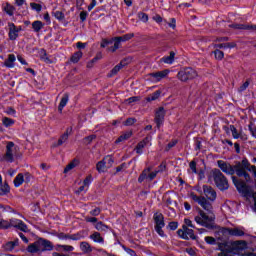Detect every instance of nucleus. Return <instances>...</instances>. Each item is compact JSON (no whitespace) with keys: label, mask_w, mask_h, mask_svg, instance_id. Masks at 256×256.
Here are the masks:
<instances>
[{"label":"nucleus","mask_w":256,"mask_h":256,"mask_svg":"<svg viewBox=\"0 0 256 256\" xmlns=\"http://www.w3.org/2000/svg\"><path fill=\"white\" fill-rule=\"evenodd\" d=\"M237 176L243 177L244 181L232 176V181L239 193L245 197H251L254 200V209L256 211V166L249 163L247 158L241 162H236Z\"/></svg>","instance_id":"1"},{"label":"nucleus","mask_w":256,"mask_h":256,"mask_svg":"<svg viewBox=\"0 0 256 256\" xmlns=\"http://www.w3.org/2000/svg\"><path fill=\"white\" fill-rule=\"evenodd\" d=\"M194 221L201 227L206 229H213L215 223V215L213 213H205L203 210H199L198 214L194 217Z\"/></svg>","instance_id":"2"},{"label":"nucleus","mask_w":256,"mask_h":256,"mask_svg":"<svg viewBox=\"0 0 256 256\" xmlns=\"http://www.w3.org/2000/svg\"><path fill=\"white\" fill-rule=\"evenodd\" d=\"M20 155L21 150L19 149V146L15 145L14 142H7L6 150L3 155V161L6 163H14L15 159H18Z\"/></svg>","instance_id":"3"},{"label":"nucleus","mask_w":256,"mask_h":256,"mask_svg":"<svg viewBox=\"0 0 256 256\" xmlns=\"http://www.w3.org/2000/svg\"><path fill=\"white\" fill-rule=\"evenodd\" d=\"M210 175L213 178L216 187H218L220 191H227V189H229V181L227 180V177L223 175V172H221V170L217 168L213 169L210 172Z\"/></svg>","instance_id":"4"},{"label":"nucleus","mask_w":256,"mask_h":256,"mask_svg":"<svg viewBox=\"0 0 256 256\" xmlns=\"http://www.w3.org/2000/svg\"><path fill=\"white\" fill-rule=\"evenodd\" d=\"M247 249V242L245 241H236L232 244V247L229 249H221L220 253L217 256H235L240 255L241 251Z\"/></svg>","instance_id":"5"},{"label":"nucleus","mask_w":256,"mask_h":256,"mask_svg":"<svg viewBox=\"0 0 256 256\" xmlns=\"http://www.w3.org/2000/svg\"><path fill=\"white\" fill-rule=\"evenodd\" d=\"M160 171H165L164 164H161L159 166V169L155 170L153 172H151V168H147V169L143 170V172L139 176L138 182L143 183L145 181V179H149V181H153V179H155V177H157V174L160 173Z\"/></svg>","instance_id":"6"},{"label":"nucleus","mask_w":256,"mask_h":256,"mask_svg":"<svg viewBox=\"0 0 256 256\" xmlns=\"http://www.w3.org/2000/svg\"><path fill=\"white\" fill-rule=\"evenodd\" d=\"M179 81L187 82L195 79L197 77V71L193 68H184L180 70L177 74Z\"/></svg>","instance_id":"7"},{"label":"nucleus","mask_w":256,"mask_h":256,"mask_svg":"<svg viewBox=\"0 0 256 256\" xmlns=\"http://www.w3.org/2000/svg\"><path fill=\"white\" fill-rule=\"evenodd\" d=\"M155 231L160 237H165L163 227H165V217L161 213L154 214Z\"/></svg>","instance_id":"8"},{"label":"nucleus","mask_w":256,"mask_h":256,"mask_svg":"<svg viewBox=\"0 0 256 256\" xmlns=\"http://www.w3.org/2000/svg\"><path fill=\"white\" fill-rule=\"evenodd\" d=\"M217 163H218L219 169H221V171L223 173H225L226 175H235V173L237 175V166H236V164L231 165L230 163L225 162L223 160H218Z\"/></svg>","instance_id":"9"},{"label":"nucleus","mask_w":256,"mask_h":256,"mask_svg":"<svg viewBox=\"0 0 256 256\" xmlns=\"http://www.w3.org/2000/svg\"><path fill=\"white\" fill-rule=\"evenodd\" d=\"M31 179H33V175H31V173H19L14 178V187H21L23 183H30Z\"/></svg>","instance_id":"10"},{"label":"nucleus","mask_w":256,"mask_h":256,"mask_svg":"<svg viewBox=\"0 0 256 256\" xmlns=\"http://www.w3.org/2000/svg\"><path fill=\"white\" fill-rule=\"evenodd\" d=\"M190 197L193 201H195L202 209H205V211H210L211 209V203L206 200L203 196H197L195 193H191Z\"/></svg>","instance_id":"11"},{"label":"nucleus","mask_w":256,"mask_h":256,"mask_svg":"<svg viewBox=\"0 0 256 256\" xmlns=\"http://www.w3.org/2000/svg\"><path fill=\"white\" fill-rule=\"evenodd\" d=\"M8 29H9L8 36L10 41H15L17 40V37H19V33H21L23 28L21 26H18V27L15 26L13 22H9Z\"/></svg>","instance_id":"12"},{"label":"nucleus","mask_w":256,"mask_h":256,"mask_svg":"<svg viewBox=\"0 0 256 256\" xmlns=\"http://www.w3.org/2000/svg\"><path fill=\"white\" fill-rule=\"evenodd\" d=\"M178 235L181 237V239H195V232L193 229H189L187 226H183L182 229H179L177 231Z\"/></svg>","instance_id":"13"},{"label":"nucleus","mask_w":256,"mask_h":256,"mask_svg":"<svg viewBox=\"0 0 256 256\" xmlns=\"http://www.w3.org/2000/svg\"><path fill=\"white\" fill-rule=\"evenodd\" d=\"M169 73H171V71L169 69H165L162 71L150 73L149 76L152 78L154 83H159V81L165 79V77H167Z\"/></svg>","instance_id":"14"},{"label":"nucleus","mask_w":256,"mask_h":256,"mask_svg":"<svg viewBox=\"0 0 256 256\" xmlns=\"http://www.w3.org/2000/svg\"><path fill=\"white\" fill-rule=\"evenodd\" d=\"M10 227H15V229H19L20 231H23L24 233H27V224L23 222L22 220H19L17 218L10 219Z\"/></svg>","instance_id":"15"},{"label":"nucleus","mask_w":256,"mask_h":256,"mask_svg":"<svg viewBox=\"0 0 256 256\" xmlns=\"http://www.w3.org/2000/svg\"><path fill=\"white\" fill-rule=\"evenodd\" d=\"M202 189L205 197H207L209 201H215L217 199V192H215L213 187L208 185H203Z\"/></svg>","instance_id":"16"},{"label":"nucleus","mask_w":256,"mask_h":256,"mask_svg":"<svg viewBox=\"0 0 256 256\" xmlns=\"http://www.w3.org/2000/svg\"><path fill=\"white\" fill-rule=\"evenodd\" d=\"M149 143H151V136H147L146 138H144L141 142H139L135 148V151L138 155H142L143 154V149H145V147H147L149 145Z\"/></svg>","instance_id":"17"},{"label":"nucleus","mask_w":256,"mask_h":256,"mask_svg":"<svg viewBox=\"0 0 256 256\" xmlns=\"http://www.w3.org/2000/svg\"><path fill=\"white\" fill-rule=\"evenodd\" d=\"M225 233H228L232 237H243L245 230L243 228H226Z\"/></svg>","instance_id":"18"},{"label":"nucleus","mask_w":256,"mask_h":256,"mask_svg":"<svg viewBox=\"0 0 256 256\" xmlns=\"http://www.w3.org/2000/svg\"><path fill=\"white\" fill-rule=\"evenodd\" d=\"M38 242L40 244V249H42L41 253H43L44 251H53V244L51 243V241L46 239H39Z\"/></svg>","instance_id":"19"},{"label":"nucleus","mask_w":256,"mask_h":256,"mask_svg":"<svg viewBox=\"0 0 256 256\" xmlns=\"http://www.w3.org/2000/svg\"><path fill=\"white\" fill-rule=\"evenodd\" d=\"M164 119H165V109L161 107L158 109L155 116V122L157 124V127H161V125H163Z\"/></svg>","instance_id":"20"},{"label":"nucleus","mask_w":256,"mask_h":256,"mask_svg":"<svg viewBox=\"0 0 256 256\" xmlns=\"http://www.w3.org/2000/svg\"><path fill=\"white\" fill-rule=\"evenodd\" d=\"M232 29H240L245 31H256V25L249 24H231Z\"/></svg>","instance_id":"21"},{"label":"nucleus","mask_w":256,"mask_h":256,"mask_svg":"<svg viewBox=\"0 0 256 256\" xmlns=\"http://www.w3.org/2000/svg\"><path fill=\"white\" fill-rule=\"evenodd\" d=\"M19 246V239H15L14 241H9L2 246V249L7 252L13 251L16 247Z\"/></svg>","instance_id":"22"},{"label":"nucleus","mask_w":256,"mask_h":256,"mask_svg":"<svg viewBox=\"0 0 256 256\" xmlns=\"http://www.w3.org/2000/svg\"><path fill=\"white\" fill-rule=\"evenodd\" d=\"M89 237L94 243H98L99 245H105V238L101 236V233L94 232Z\"/></svg>","instance_id":"23"},{"label":"nucleus","mask_w":256,"mask_h":256,"mask_svg":"<svg viewBox=\"0 0 256 256\" xmlns=\"http://www.w3.org/2000/svg\"><path fill=\"white\" fill-rule=\"evenodd\" d=\"M27 251L28 253H41V251H43V248H41L39 240H37L36 242L30 244L27 247Z\"/></svg>","instance_id":"24"},{"label":"nucleus","mask_w":256,"mask_h":256,"mask_svg":"<svg viewBox=\"0 0 256 256\" xmlns=\"http://www.w3.org/2000/svg\"><path fill=\"white\" fill-rule=\"evenodd\" d=\"M2 10L6 15H9V17H13L16 11L15 6L11 5L10 3L3 4Z\"/></svg>","instance_id":"25"},{"label":"nucleus","mask_w":256,"mask_h":256,"mask_svg":"<svg viewBox=\"0 0 256 256\" xmlns=\"http://www.w3.org/2000/svg\"><path fill=\"white\" fill-rule=\"evenodd\" d=\"M55 250L58 252L64 251V253H71L72 251H75V247L71 245L56 244Z\"/></svg>","instance_id":"26"},{"label":"nucleus","mask_w":256,"mask_h":256,"mask_svg":"<svg viewBox=\"0 0 256 256\" xmlns=\"http://www.w3.org/2000/svg\"><path fill=\"white\" fill-rule=\"evenodd\" d=\"M15 61H17L15 54H9L8 58L4 61V65L8 69H13V67H15Z\"/></svg>","instance_id":"27"},{"label":"nucleus","mask_w":256,"mask_h":256,"mask_svg":"<svg viewBox=\"0 0 256 256\" xmlns=\"http://www.w3.org/2000/svg\"><path fill=\"white\" fill-rule=\"evenodd\" d=\"M68 103H69V94L65 93L62 96L61 101L58 106L59 113H63V109H65V107H67Z\"/></svg>","instance_id":"28"},{"label":"nucleus","mask_w":256,"mask_h":256,"mask_svg":"<svg viewBox=\"0 0 256 256\" xmlns=\"http://www.w3.org/2000/svg\"><path fill=\"white\" fill-rule=\"evenodd\" d=\"M80 250L85 254L93 252V248L91 247V244L85 241L80 243Z\"/></svg>","instance_id":"29"},{"label":"nucleus","mask_w":256,"mask_h":256,"mask_svg":"<svg viewBox=\"0 0 256 256\" xmlns=\"http://www.w3.org/2000/svg\"><path fill=\"white\" fill-rule=\"evenodd\" d=\"M161 61L167 65H173L175 61V52L171 51L169 56H164Z\"/></svg>","instance_id":"30"},{"label":"nucleus","mask_w":256,"mask_h":256,"mask_svg":"<svg viewBox=\"0 0 256 256\" xmlns=\"http://www.w3.org/2000/svg\"><path fill=\"white\" fill-rule=\"evenodd\" d=\"M43 27H45V24H43V22H41L40 20L32 22V29L34 33H39V31H41Z\"/></svg>","instance_id":"31"},{"label":"nucleus","mask_w":256,"mask_h":256,"mask_svg":"<svg viewBox=\"0 0 256 256\" xmlns=\"http://www.w3.org/2000/svg\"><path fill=\"white\" fill-rule=\"evenodd\" d=\"M79 160L74 159L72 160L64 169V173H69V171H72V169H75V167H78Z\"/></svg>","instance_id":"32"},{"label":"nucleus","mask_w":256,"mask_h":256,"mask_svg":"<svg viewBox=\"0 0 256 256\" xmlns=\"http://www.w3.org/2000/svg\"><path fill=\"white\" fill-rule=\"evenodd\" d=\"M38 54L41 61H44V63H53V61L49 59V56H47V52L45 51V49H40Z\"/></svg>","instance_id":"33"},{"label":"nucleus","mask_w":256,"mask_h":256,"mask_svg":"<svg viewBox=\"0 0 256 256\" xmlns=\"http://www.w3.org/2000/svg\"><path fill=\"white\" fill-rule=\"evenodd\" d=\"M133 135V132L127 131L124 134H122L116 141L115 143H123V141H127V139H131Z\"/></svg>","instance_id":"34"},{"label":"nucleus","mask_w":256,"mask_h":256,"mask_svg":"<svg viewBox=\"0 0 256 256\" xmlns=\"http://www.w3.org/2000/svg\"><path fill=\"white\" fill-rule=\"evenodd\" d=\"M134 37H135L134 33H128V34H125V35L120 36V37H115L114 41L125 42V41H130V39H133Z\"/></svg>","instance_id":"35"},{"label":"nucleus","mask_w":256,"mask_h":256,"mask_svg":"<svg viewBox=\"0 0 256 256\" xmlns=\"http://www.w3.org/2000/svg\"><path fill=\"white\" fill-rule=\"evenodd\" d=\"M96 170L98 173H105L107 171V164L105 161L101 160L96 164Z\"/></svg>","instance_id":"36"},{"label":"nucleus","mask_w":256,"mask_h":256,"mask_svg":"<svg viewBox=\"0 0 256 256\" xmlns=\"http://www.w3.org/2000/svg\"><path fill=\"white\" fill-rule=\"evenodd\" d=\"M69 133H71V129L68 128L66 132L59 138L58 146H61L63 143L67 142V139H69Z\"/></svg>","instance_id":"37"},{"label":"nucleus","mask_w":256,"mask_h":256,"mask_svg":"<svg viewBox=\"0 0 256 256\" xmlns=\"http://www.w3.org/2000/svg\"><path fill=\"white\" fill-rule=\"evenodd\" d=\"M11 192V188L9 187V184L4 183L0 186V195L5 196L8 195V193Z\"/></svg>","instance_id":"38"},{"label":"nucleus","mask_w":256,"mask_h":256,"mask_svg":"<svg viewBox=\"0 0 256 256\" xmlns=\"http://www.w3.org/2000/svg\"><path fill=\"white\" fill-rule=\"evenodd\" d=\"M230 131L232 133L233 139H240L241 132H239L234 125H230Z\"/></svg>","instance_id":"39"},{"label":"nucleus","mask_w":256,"mask_h":256,"mask_svg":"<svg viewBox=\"0 0 256 256\" xmlns=\"http://www.w3.org/2000/svg\"><path fill=\"white\" fill-rule=\"evenodd\" d=\"M2 125H4V127H12V125H15V120L9 117H4L2 119Z\"/></svg>","instance_id":"40"},{"label":"nucleus","mask_w":256,"mask_h":256,"mask_svg":"<svg viewBox=\"0 0 256 256\" xmlns=\"http://www.w3.org/2000/svg\"><path fill=\"white\" fill-rule=\"evenodd\" d=\"M95 229H96L97 231L107 232V231H109V226L103 224V222H98V223L95 225Z\"/></svg>","instance_id":"41"},{"label":"nucleus","mask_w":256,"mask_h":256,"mask_svg":"<svg viewBox=\"0 0 256 256\" xmlns=\"http://www.w3.org/2000/svg\"><path fill=\"white\" fill-rule=\"evenodd\" d=\"M81 57H83V52L78 51L74 53L73 56L71 57L72 63H79V61L81 60Z\"/></svg>","instance_id":"42"},{"label":"nucleus","mask_w":256,"mask_h":256,"mask_svg":"<svg viewBox=\"0 0 256 256\" xmlns=\"http://www.w3.org/2000/svg\"><path fill=\"white\" fill-rule=\"evenodd\" d=\"M161 96V91L157 90L156 92L152 93L148 98L147 101H157V98Z\"/></svg>","instance_id":"43"},{"label":"nucleus","mask_w":256,"mask_h":256,"mask_svg":"<svg viewBox=\"0 0 256 256\" xmlns=\"http://www.w3.org/2000/svg\"><path fill=\"white\" fill-rule=\"evenodd\" d=\"M30 7L33 11H37V13H41V9H43V6H41V4H37L35 2H31Z\"/></svg>","instance_id":"44"},{"label":"nucleus","mask_w":256,"mask_h":256,"mask_svg":"<svg viewBox=\"0 0 256 256\" xmlns=\"http://www.w3.org/2000/svg\"><path fill=\"white\" fill-rule=\"evenodd\" d=\"M122 67H123V65H121V64L116 65V66L111 70V72H110V74H109V77H113L114 75H117V73L121 71V68H122Z\"/></svg>","instance_id":"45"},{"label":"nucleus","mask_w":256,"mask_h":256,"mask_svg":"<svg viewBox=\"0 0 256 256\" xmlns=\"http://www.w3.org/2000/svg\"><path fill=\"white\" fill-rule=\"evenodd\" d=\"M214 55H215V59H217L218 61H221L223 57H225V54L223 53V51L219 49L214 51Z\"/></svg>","instance_id":"46"},{"label":"nucleus","mask_w":256,"mask_h":256,"mask_svg":"<svg viewBox=\"0 0 256 256\" xmlns=\"http://www.w3.org/2000/svg\"><path fill=\"white\" fill-rule=\"evenodd\" d=\"M91 183H93V176H92V175H88V176L84 179L83 185L89 189V185H91Z\"/></svg>","instance_id":"47"},{"label":"nucleus","mask_w":256,"mask_h":256,"mask_svg":"<svg viewBox=\"0 0 256 256\" xmlns=\"http://www.w3.org/2000/svg\"><path fill=\"white\" fill-rule=\"evenodd\" d=\"M102 161H105L106 167H113V158L111 156H106Z\"/></svg>","instance_id":"48"},{"label":"nucleus","mask_w":256,"mask_h":256,"mask_svg":"<svg viewBox=\"0 0 256 256\" xmlns=\"http://www.w3.org/2000/svg\"><path fill=\"white\" fill-rule=\"evenodd\" d=\"M11 227L10 221L0 220V229H9Z\"/></svg>","instance_id":"49"},{"label":"nucleus","mask_w":256,"mask_h":256,"mask_svg":"<svg viewBox=\"0 0 256 256\" xmlns=\"http://www.w3.org/2000/svg\"><path fill=\"white\" fill-rule=\"evenodd\" d=\"M122 249L130 256H137V253L135 252V250L131 249V248H127L125 245L122 246Z\"/></svg>","instance_id":"50"},{"label":"nucleus","mask_w":256,"mask_h":256,"mask_svg":"<svg viewBox=\"0 0 256 256\" xmlns=\"http://www.w3.org/2000/svg\"><path fill=\"white\" fill-rule=\"evenodd\" d=\"M138 17L140 21H143V23H147V21H149V16L146 13L140 12Z\"/></svg>","instance_id":"51"},{"label":"nucleus","mask_w":256,"mask_h":256,"mask_svg":"<svg viewBox=\"0 0 256 256\" xmlns=\"http://www.w3.org/2000/svg\"><path fill=\"white\" fill-rule=\"evenodd\" d=\"M137 122V120L135 118H128L125 122L124 125L126 127H131V125H135V123Z\"/></svg>","instance_id":"52"},{"label":"nucleus","mask_w":256,"mask_h":256,"mask_svg":"<svg viewBox=\"0 0 256 256\" xmlns=\"http://www.w3.org/2000/svg\"><path fill=\"white\" fill-rule=\"evenodd\" d=\"M204 241L208 244V245H215L216 240L215 238L211 237V236H206L204 238Z\"/></svg>","instance_id":"53"},{"label":"nucleus","mask_w":256,"mask_h":256,"mask_svg":"<svg viewBox=\"0 0 256 256\" xmlns=\"http://www.w3.org/2000/svg\"><path fill=\"white\" fill-rule=\"evenodd\" d=\"M54 17L58 19V21H62V19H65V14L61 11L54 12Z\"/></svg>","instance_id":"54"},{"label":"nucleus","mask_w":256,"mask_h":256,"mask_svg":"<svg viewBox=\"0 0 256 256\" xmlns=\"http://www.w3.org/2000/svg\"><path fill=\"white\" fill-rule=\"evenodd\" d=\"M248 129H249L252 137H254V139H256V126H253V124H249Z\"/></svg>","instance_id":"55"},{"label":"nucleus","mask_w":256,"mask_h":256,"mask_svg":"<svg viewBox=\"0 0 256 256\" xmlns=\"http://www.w3.org/2000/svg\"><path fill=\"white\" fill-rule=\"evenodd\" d=\"M249 81H246V82H244L240 87H239V89H238V91L240 92V93H243V91H246L247 90V88L249 87Z\"/></svg>","instance_id":"56"},{"label":"nucleus","mask_w":256,"mask_h":256,"mask_svg":"<svg viewBox=\"0 0 256 256\" xmlns=\"http://www.w3.org/2000/svg\"><path fill=\"white\" fill-rule=\"evenodd\" d=\"M168 227H169L170 231H176L177 227H179V223L178 222H170L168 224Z\"/></svg>","instance_id":"57"},{"label":"nucleus","mask_w":256,"mask_h":256,"mask_svg":"<svg viewBox=\"0 0 256 256\" xmlns=\"http://www.w3.org/2000/svg\"><path fill=\"white\" fill-rule=\"evenodd\" d=\"M103 59V54L101 52H99L98 54H96V56L92 59L91 64L92 63H97V61Z\"/></svg>","instance_id":"58"},{"label":"nucleus","mask_w":256,"mask_h":256,"mask_svg":"<svg viewBox=\"0 0 256 256\" xmlns=\"http://www.w3.org/2000/svg\"><path fill=\"white\" fill-rule=\"evenodd\" d=\"M58 239H60V241H65L67 239H69V234H65V233H59L57 235Z\"/></svg>","instance_id":"59"},{"label":"nucleus","mask_w":256,"mask_h":256,"mask_svg":"<svg viewBox=\"0 0 256 256\" xmlns=\"http://www.w3.org/2000/svg\"><path fill=\"white\" fill-rule=\"evenodd\" d=\"M189 167L193 173H197V163L195 161L190 162Z\"/></svg>","instance_id":"60"},{"label":"nucleus","mask_w":256,"mask_h":256,"mask_svg":"<svg viewBox=\"0 0 256 256\" xmlns=\"http://www.w3.org/2000/svg\"><path fill=\"white\" fill-rule=\"evenodd\" d=\"M101 213V209L99 208H94L93 210L90 211V215L93 217H97Z\"/></svg>","instance_id":"61"},{"label":"nucleus","mask_w":256,"mask_h":256,"mask_svg":"<svg viewBox=\"0 0 256 256\" xmlns=\"http://www.w3.org/2000/svg\"><path fill=\"white\" fill-rule=\"evenodd\" d=\"M69 239L71 241H79V239H81V235H79V234L69 235Z\"/></svg>","instance_id":"62"},{"label":"nucleus","mask_w":256,"mask_h":256,"mask_svg":"<svg viewBox=\"0 0 256 256\" xmlns=\"http://www.w3.org/2000/svg\"><path fill=\"white\" fill-rule=\"evenodd\" d=\"M16 113H17V111H15V109H13V108H8L6 110V114L11 115L12 117H15Z\"/></svg>","instance_id":"63"},{"label":"nucleus","mask_w":256,"mask_h":256,"mask_svg":"<svg viewBox=\"0 0 256 256\" xmlns=\"http://www.w3.org/2000/svg\"><path fill=\"white\" fill-rule=\"evenodd\" d=\"M80 20L81 21L87 20V12H85V11L80 12Z\"/></svg>","instance_id":"64"}]
</instances>
